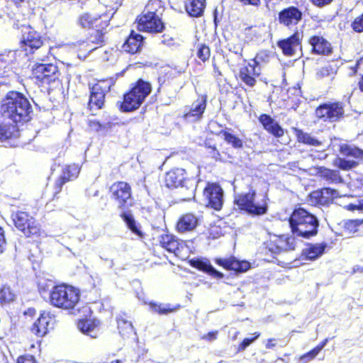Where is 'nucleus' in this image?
<instances>
[{
    "mask_svg": "<svg viewBox=\"0 0 363 363\" xmlns=\"http://www.w3.org/2000/svg\"><path fill=\"white\" fill-rule=\"evenodd\" d=\"M57 67L53 64H38L33 69L34 77L45 83L57 78Z\"/></svg>",
    "mask_w": 363,
    "mask_h": 363,
    "instance_id": "nucleus-18",
    "label": "nucleus"
},
{
    "mask_svg": "<svg viewBox=\"0 0 363 363\" xmlns=\"http://www.w3.org/2000/svg\"><path fill=\"white\" fill-rule=\"evenodd\" d=\"M152 86L150 83L139 79L131 90L124 95L123 101L118 103L120 109L123 112H131L136 110L150 93Z\"/></svg>",
    "mask_w": 363,
    "mask_h": 363,
    "instance_id": "nucleus-6",
    "label": "nucleus"
},
{
    "mask_svg": "<svg viewBox=\"0 0 363 363\" xmlns=\"http://www.w3.org/2000/svg\"><path fill=\"white\" fill-rule=\"evenodd\" d=\"M11 218L16 229L27 239L36 241L45 233L39 220L29 211L23 210L13 211Z\"/></svg>",
    "mask_w": 363,
    "mask_h": 363,
    "instance_id": "nucleus-2",
    "label": "nucleus"
},
{
    "mask_svg": "<svg viewBox=\"0 0 363 363\" xmlns=\"http://www.w3.org/2000/svg\"><path fill=\"white\" fill-rule=\"evenodd\" d=\"M203 196L207 207L216 211L223 208L224 192L218 184L208 182L203 190Z\"/></svg>",
    "mask_w": 363,
    "mask_h": 363,
    "instance_id": "nucleus-10",
    "label": "nucleus"
},
{
    "mask_svg": "<svg viewBox=\"0 0 363 363\" xmlns=\"http://www.w3.org/2000/svg\"><path fill=\"white\" fill-rule=\"evenodd\" d=\"M198 57L202 61H206L210 57V49L206 45H201L197 51Z\"/></svg>",
    "mask_w": 363,
    "mask_h": 363,
    "instance_id": "nucleus-54",
    "label": "nucleus"
},
{
    "mask_svg": "<svg viewBox=\"0 0 363 363\" xmlns=\"http://www.w3.org/2000/svg\"><path fill=\"white\" fill-rule=\"evenodd\" d=\"M294 133L298 143L313 146L320 145V142L312 138L308 133H304L302 130L294 128Z\"/></svg>",
    "mask_w": 363,
    "mask_h": 363,
    "instance_id": "nucleus-41",
    "label": "nucleus"
},
{
    "mask_svg": "<svg viewBox=\"0 0 363 363\" xmlns=\"http://www.w3.org/2000/svg\"><path fill=\"white\" fill-rule=\"evenodd\" d=\"M232 259L233 256L228 257H217L214 259V262L223 269L230 271L232 268Z\"/></svg>",
    "mask_w": 363,
    "mask_h": 363,
    "instance_id": "nucleus-50",
    "label": "nucleus"
},
{
    "mask_svg": "<svg viewBox=\"0 0 363 363\" xmlns=\"http://www.w3.org/2000/svg\"><path fill=\"white\" fill-rule=\"evenodd\" d=\"M206 97L201 96L198 98L191 105V111L197 112L198 113H203L206 108Z\"/></svg>",
    "mask_w": 363,
    "mask_h": 363,
    "instance_id": "nucleus-49",
    "label": "nucleus"
},
{
    "mask_svg": "<svg viewBox=\"0 0 363 363\" xmlns=\"http://www.w3.org/2000/svg\"><path fill=\"white\" fill-rule=\"evenodd\" d=\"M333 0H311L312 3L318 6L329 4Z\"/></svg>",
    "mask_w": 363,
    "mask_h": 363,
    "instance_id": "nucleus-59",
    "label": "nucleus"
},
{
    "mask_svg": "<svg viewBox=\"0 0 363 363\" xmlns=\"http://www.w3.org/2000/svg\"><path fill=\"white\" fill-rule=\"evenodd\" d=\"M49 301L55 308L72 311L80 302V291L71 285L56 284L50 292Z\"/></svg>",
    "mask_w": 363,
    "mask_h": 363,
    "instance_id": "nucleus-3",
    "label": "nucleus"
},
{
    "mask_svg": "<svg viewBox=\"0 0 363 363\" xmlns=\"http://www.w3.org/2000/svg\"><path fill=\"white\" fill-rule=\"evenodd\" d=\"M110 89V81H100L92 86L91 94L97 96L98 99L104 100L105 94L109 91Z\"/></svg>",
    "mask_w": 363,
    "mask_h": 363,
    "instance_id": "nucleus-40",
    "label": "nucleus"
},
{
    "mask_svg": "<svg viewBox=\"0 0 363 363\" xmlns=\"http://www.w3.org/2000/svg\"><path fill=\"white\" fill-rule=\"evenodd\" d=\"M301 38L302 35L296 32L291 37L279 41L278 46L282 50L284 55L288 56L294 55L301 48Z\"/></svg>",
    "mask_w": 363,
    "mask_h": 363,
    "instance_id": "nucleus-22",
    "label": "nucleus"
},
{
    "mask_svg": "<svg viewBox=\"0 0 363 363\" xmlns=\"http://www.w3.org/2000/svg\"><path fill=\"white\" fill-rule=\"evenodd\" d=\"M340 152L345 157H352L363 161V150L357 147H352L347 144L340 145Z\"/></svg>",
    "mask_w": 363,
    "mask_h": 363,
    "instance_id": "nucleus-37",
    "label": "nucleus"
},
{
    "mask_svg": "<svg viewBox=\"0 0 363 363\" xmlns=\"http://www.w3.org/2000/svg\"><path fill=\"white\" fill-rule=\"evenodd\" d=\"M260 69L257 67L250 61L242 66L239 71L241 81L247 86L253 87L257 83V78L260 75Z\"/></svg>",
    "mask_w": 363,
    "mask_h": 363,
    "instance_id": "nucleus-20",
    "label": "nucleus"
},
{
    "mask_svg": "<svg viewBox=\"0 0 363 363\" xmlns=\"http://www.w3.org/2000/svg\"><path fill=\"white\" fill-rule=\"evenodd\" d=\"M143 43V37L140 34L135 33L133 31L130 33L122 48L124 51L128 53L137 52Z\"/></svg>",
    "mask_w": 363,
    "mask_h": 363,
    "instance_id": "nucleus-29",
    "label": "nucleus"
},
{
    "mask_svg": "<svg viewBox=\"0 0 363 363\" xmlns=\"http://www.w3.org/2000/svg\"><path fill=\"white\" fill-rule=\"evenodd\" d=\"M255 196V191L251 189L246 193H241L235 196L234 203L240 211L245 212L250 216H263L268 211L267 199L265 197L259 201H256Z\"/></svg>",
    "mask_w": 363,
    "mask_h": 363,
    "instance_id": "nucleus-5",
    "label": "nucleus"
},
{
    "mask_svg": "<svg viewBox=\"0 0 363 363\" xmlns=\"http://www.w3.org/2000/svg\"><path fill=\"white\" fill-rule=\"evenodd\" d=\"M208 155L216 161L221 160V155L216 147V143L213 138H206L203 144Z\"/></svg>",
    "mask_w": 363,
    "mask_h": 363,
    "instance_id": "nucleus-38",
    "label": "nucleus"
},
{
    "mask_svg": "<svg viewBox=\"0 0 363 363\" xmlns=\"http://www.w3.org/2000/svg\"><path fill=\"white\" fill-rule=\"evenodd\" d=\"M259 121L264 128L275 138H281L284 135V130L270 117V115H259Z\"/></svg>",
    "mask_w": 363,
    "mask_h": 363,
    "instance_id": "nucleus-27",
    "label": "nucleus"
},
{
    "mask_svg": "<svg viewBox=\"0 0 363 363\" xmlns=\"http://www.w3.org/2000/svg\"><path fill=\"white\" fill-rule=\"evenodd\" d=\"M363 225L362 219H350L344 223V229L349 233H355L359 231V227Z\"/></svg>",
    "mask_w": 363,
    "mask_h": 363,
    "instance_id": "nucleus-45",
    "label": "nucleus"
},
{
    "mask_svg": "<svg viewBox=\"0 0 363 363\" xmlns=\"http://www.w3.org/2000/svg\"><path fill=\"white\" fill-rule=\"evenodd\" d=\"M245 33L247 38H249L250 40H252V38L250 37V35L252 34H256V27L247 28L245 30Z\"/></svg>",
    "mask_w": 363,
    "mask_h": 363,
    "instance_id": "nucleus-60",
    "label": "nucleus"
},
{
    "mask_svg": "<svg viewBox=\"0 0 363 363\" xmlns=\"http://www.w3.org/2000/svg\"><path fill=\"white\" fill-rule=\"evenodd\" d=\"M159 244L166 251L181 259L183 258L187 247L184 240L179 239L174 234L168 233L159 236Z\"/></svg>",
    "mask_w": 363,
    "mask_h": 363,
    "instance_id": "nucleus-11",
    "label": "nucleus"
},
{
    "mask_svg": "<svg viewBox=\"0 0 363 363\" xmlns=\"http://www.w3.org/2000/svg\"><path fill=\"white\" fill-rule=\"evenodd\" d=\"M338 193L335 189L323 187L312 191L308 195V199L315 206H325L331 204L337 198Z\"/></svg>",
    "mask_w": 363,
    "mask_h": 363,
    "instance_id": "nucleus-14",
    "label": "nucleus"
},
{
    "mask_svg": "<svg viewBox=\"0 0 363 363\" xmlns=\"http://www.w3.org/2000/svg\"><path fill=\"white\" fill-rule=\"evenodd\" d=\"M293 242V238L281 235L266 242L265 247L272 254H279L283 251L294 250Z\"/></svg>",
    "mask_w": 363,
    "mask_h": 363,
    "instance_id": "nucleus-21",
    "label": "nucleus"
},
{
    "mask_svg": "<svg viewBox=\"0 0 363 363\" xmlns=\"http://www.w3.org/2000/svg\"><path fill=\"white\" fill-rule=\"evenodd\" d=\"M357 204H358V207H359V211H363V199L358 200Z\"/></svg>",
    "mask_w": 363,
    "mask_h": 363,
    "instance_id": "nucleus-64",
    "label": "nucleus"
},
{
    "mask_svg": "<svg viewBox=\"0 0 363 363\" xmlns=\"http://www.w3.org/2000/svg\"><path fill=\"white\" fill-rule=\"evenodd\" d=\"M229 128L222 129L218 135H222L224 140L235 149H241L243 147V141L237 135L231 133Z\"/></svg>",
    "mask_w": 363,
    "mask_h": 363,
    "instance_id": "nucleus-34",
    "label": "nucleus"
},
{
    "mask_svg": "<svg viewBox=\"0 0 363 363\" xmlns=\"http://www.w3.org/2000/svg\"><path fill=\"white\" fill-rule=\"evenodd\" d=\"M231 270L236 274L246 272L250 269L251 264L246 260H238L235 257L233 256Z\"/></svg>",
    "mask_w": 363,
    "mask_h": 363,
    "instance_id": "nucleus-42",
    "label": "nucleus"
},
{
    "mask_svg": "<svg viewBox=\"0 0 363 363\" xmlns=\"http://www.w3.org/2000/svg\"><path fill=\"white\" fill-rule=\"evenodd\" d=\"M352 28L356 32H362L363 31V14L357 18H356L352 23Z\"/></svg>",
    "mask_w": 363,
    "mask_h": 363,
    "instance_id": "nucleus-56",
    "label": "nucleus"
},
{
    "mask_svg": "<svg viewBox=\"0 0 363 363\" xmlns=\"http://www.w3.org/2000/svg\"><path fill=\"white\" fill-rule=\"evenodd\" d=\"M80 167L75 163L64 166L62 168L60 176L56 179L53 185L55 196L62 191L63 186L66 183L76 179L80 173Z\"/></svg>",
    "mask_w": 363,
    "mask_h": 363,
    "instance_id": "nucleus-16",
    "label": "nucleus"
},
{
    "mask_svg": "<svg viewBox=\"0 0 363 363\" xmlns=\"http://www.w3.org/2000/svg\"><path fill=\"white\" fill-rule=\"evenodd\" d=\"M288 220L292 234L297 237L309 238L318 233L317 218L303 208H295Z\"/></svg>",
    "mask_w": 363,
    "mask_h": 363,
    "instance_id": "nucleus-1",
    "label": "nucleus"
},
{
    "mask_svg": "<svg viewBox=\"0 0 363 363\" xmlns=\"http://www.w3.org/2000/svg\"><path fill=\"white\" fill-rule=\"evenodd\" d=\"M218 335V330L211 331V332H208V333L203 335L201 337V339L205 340L208 342H211V341L217 339Z\"/></svg>",
    "mask_w": 363,
    "mask_h": 363,
    "instance_id": "nucleus-58",
    "label": "nucleus"
},
{
    "mask_svg": "<svg viewBox=\"0 0 363 363\" xmlns=\"http://www.w3.org/2000/svg\"><path fill=\"white\" fill-rule=\"evenodd\" d=\"M104 105V100L101 99H98L97 96L91 94L89 102V108L90 111H99L103 108Z\"/></svg>",
    "mask_w": 363,
    "mask_h": 363,
    "instance_id": "nucleus-48",
    "label": "nucleus"
},
{
    "mask_svg": "<svg viewBox=\"0 0 363 363\" xmlns=\"http://www.w3.org/2000/svg\"><path fill=\"white\" fill-rule=\"evenodd\" d=\"M1 111L2 113H30L33 110L28 100L23 94L11 91L2 101Z\"/></svg>",
    "mask_w": 363,
    "mask_h": 363,
    "instance_id": "nucleus-9",
    "label": "nucleus"
},
{
    "mask_svg": "<svg viewBox=\"0 0 363 363\" xmlns=\"http://www.w3.org/2000/svg\"><path fill=\"white\" fill-rule=\"evenodd\" d=\"M269 55L267 52L261 51L257 53L252 60L250 61L257 67L260 69V71L262 72V67L269 62Z\"/></svg>",
    "mask_w": 363,
    "mask_h": 363,
    "instance_id": "nucleus-43",
    "label": "nucleus"
},
{
    "mask_svg": "<svg viewBox=\"0 0 363 363\" xmlns=\"http://www.w3.org/2000/svg\"><path fill=\"white\" fill-rule=\"evenodd\" d=\"M315 174L321 180L328 184H341L344 182L340 171L332 169L324 166L317 167L315 168Z\"/></svg>",
    "mask_w": 363,
    "mask_h": 363,
    "instance_id": "nucleus-24",
    "label": "nucleus"
},
{
    "mask_svg": "<svg viewBox=\"0 0 363 363\" xmlns=\"http://www.w3.org/2000/svg\"><path fill=\"white\" fill-rule=\"evenodd\" d=\"M302 13L296 7L291 6L280 12V23L286 26L296 25L301 19Z\"/></svg>",
    "mask_w": 363,
    "mask_h": 363,
    "instance_id": "nucleus-25",
    "label": "nucleus"
},
{
    "mask_svg": "<svg viewBox=\"0 0 363 363\" xmlns=\"http://www.w3.org/2000/svg\"><path fill=\"white\" fill-rule=\"evenodd\" d=\"M185 7L190 16L194 17L201 16L206 7V0H186Z\"/></svg>",
    "mask_w": 363,
    "mask_h": 363,
    "instance_id": "nucleus-32",
    "label": "nucleus"
},
{
    "mask_svg": "<svg viewBox=\"0 0 363 363\" xmlns=\"http://www.w3.org/2000/svg\"><path fill=\"white\" fill-rule=\"evenodd\" d=\"M310 44L313 52L318 55H328L331 52V46L325 38L321 36H313L310 39Z\"/></svg>",
    "mask_w": 363,
    "mask_h": 363,
    "instance_id": "nucleus-28",
    "label": "nucleus"
},
{
    "mask_svg": "<svg viewBox=\"0 0 363 363\" xmlns=\"http://www.w3.org/2000/svg\"><path fill=\"white\" fill-rule=\"evenodd\" d=\"M89 126L90 129L93 131L99 132V131H106L108 128H110V123L107 124H101L99 121H91L89 122Z\"/></svg>",
    "mask_w": 363,
    "mask_h": 363,
    "instance_id": "nucleus-51",
    "label": "nucleus"
},
{
    "mask_svg": "<svg viewBox=\"0 0 363 363\" xmlns=\"http://www.w3.org/2000/svg\"><path fill=\"white\" fill-rule=\"evenodd\" d=\"M275 341H276V339H274V338H269L267 340L265 347L267 349H273L276 346V344L274 343Z\"/></svg>",
    "mask_w": 363,
    "mask_h": 363,
    "instance_id": "nucleus-61",
    "label": "nucleus"
},
{
    "mask_svg": "<svg viewBox=\"0 0 363 363\" xmlns=\"http://www.w3.org/2000/svg\"><path fill=\"white\" fill-rule=\"evenodd\" d=\"M189 181L186 170L181 167H174L167 171L164 177V185L168 189L184 186Z\"/></svg>",
    "mask_w": 363,
    "mask_h": 363,
    "instance_id": "nucleus-15",
    "label": "nucleus"
},
{
    "mask_svg": "<svg viewBox=\"0 0 363 363\" xmlns=\"http://www.w3.org/2000/svg\"><path fill=\"white\" fill-rule=\"evenodd\" d=\"M335 72L334 68L330 65H327L320 68L316 73L317 78L322 79L325 77H329Z\"/></svg>",
    "mask_w": 363,
    "mask_h": 363,
    "instance_id": "nucleus-52",
    "label": "nucleus"
},
{
    "mask_svg": "<svg viewBox=\"0 0 363 363\" xmlns=\"http://www.w3.org/2000/svg\"><path fill=\"white\" fill-rule=\"evenodd\" d=\"M120 217L125 222L128 228L139 238H144L145 233L140 230L139 225L137 224L132 213L128 211H122Z\"/></svg>",
    "mask_w": 363,
    "mask_h": 363,
    "instance_id": "nucleus-30",
    "label": "nucleus"
},
{
    "mask_svg": "<svg viewBox=\"0 0 363 363\" xmlns=\"http://www.w3.org/2000/svg\"><path fill=\"white\" fill-rule=\"evenodd\" d=\"M161 6V2L157 0H150L147 5V12L144 13L137 21V28L140 31L149 33H160L164 28V23L159 14L160 11L156 7Z\"/></svg>",
    "mask_w": 363,
    "mask_h": 363,
    "instance_id": "nucleus-7",
    "label": "nucleus"
},
{
    "mask_svg": "<svg viewBox=\"0 0 363 363\" xmlns=\"http://www.w3.org/2000/svg\"><path fill=\"white\" fill-rule=\"evenodd\" d=\"M15 299L16 294L9 286L4 284L0 286V305H9Z\"/></svg>",
    "mask_w": 363,
    "mask_h": 363,
    "instance_id": "nucleus-36",
    "label": "nucleus"
},
{
    "mask_svg": "<svg viewBox=\"0 0 363 363\" xmlns=\"http://www.w3.org/2000/svg\"><path fill=\"white\" fill-rule=\"evenodd\" d=\"M21 47L26 50L30 49L31 51L40 48L43 43L40 33L33 28L28 26L23 29V34L21 40Z\"/></svg>",
    "mask_w": 363,
    "mask_h": 363,
    "instance_id": "nucleus-17",
    "label": "nucleus"
},
{
    "mask_svg": "<svg viewBox=\"0 0 363 363\" xmlns=\"http://www.w3.org/2000/svg\"><path fill=\"white\" fill-rule=\"evenodd\" d=\"M113 13V12H108L98 15L95 13H86L80 16L78 21L79 25L83 28H106L108 26V22Z\"/></svg>",
    "mask_w": 363,
    "mask_h": 363,
    "instance_id": "nucleus-13",
    "label": "nucleus"
},
{
    "mask_svg": "<svg viewBox=\"0 0 363 363\" xmlns=\"http://www.w3.org/2000/svg\"><path fill=\"white\" fill-rule=\"evenodd\" d=\"M189 264L193 267L199 271L204 272L208 275L216 278L217 279H221L224 277V274L216 270L210 263L208 260H203L200 258H194L189 260Z\"/></svg>",
    "mask_w": 363,
    "mask_h": 363,
    "instance_id": "nucleus-23",
    "label": "nucleus"
},
{
    "mask_svg": "<svg viewBox=\"0 0 363 363\" xmlns=\"http://www.w3.org/2000/svg\"><path fill=\"white\" fill-rule=\"evenodd\" d=\"M96 49V46L92 45L89 40L79 43V51L81 52L79 56L82 55V52H87L89 53Z\"/></svg>",
    "mask_w": 363,
    "mask_h": 363,
    "instance_id": "nucleus-53",
    "label": "nucleus"
},
{
    "mask_svg": "<svg viewBox=\"0 0 363 363\" xmlns=\"http://www.w3.org/2000/svg\"><path fill=\"white\" fill-rule=\"evenodd\" d=\"M55 322V317L50 311H43L31 325L30 330L35 336L43 337L53 328Z\"/></svg>",
    "mask_w": 363,
    "mask_h": 363,
    "instance_id": "nucleus-12",
    "label": "nucleus"
},
{
    "mask_svg": "<svg viewBox=\"0 0 363 363\" xmlns=\"http://www.w3.org/2000/svg\"><path fill=\"white\" fill-rule=\"evenodd\" d=\"M326 244H309L301 253L304 259L314 260L323 254Z\"/></svg>",
    "mask_w": 363,
    "mask_h": 363,
    "instance_id": "nucleus-31",
    "label": "nucleus"
},
{
    "mask_svg": "<svg viewBox=\"0 0 363 363\" xmlns=\"http://www.w3.org/2000/svg\"><path fill=\"white\" fill-rule=\"evenodd\" d=\"M345 208L348 211H359V207H358V204H355V203H349L348 205H347L345 206Z\"/></svg>",
    "mask_w": 363,
    "mask_h": 363,
    "instance_id": "nucleus-62",
    "label": "nucleus"
},
{
    "mask_svg": "<svg viewBox=\"0 0 363 363\" xmlns=\"http://www.w3.org/2000/svg\"><path fill=\"white\" fill-rule=\"evenodd\" d=\"M327 340H324L320 343H319L314 348L311 350L309 352L305 353L304 354L300 357V359L304 362H308L313 359L320 352V350L324 347L327 342Z\"/></svg>",
    "mask_w": 363,
    "mask_h": 363,
    "instance_id": "nucleus-44",
    "label": "nucleus"
},
{
    "mask_svg": "<svg viewBox=\"0 0 363 363\" xmlns=\"http://www.w3.org/2000/svg\"><path fill=\"white\" fill-rule=\"evenodd\" d=\"M333 165L337 168V170L350 171L358 166L359 162L354 160H347L343 157H336L333 160Z\"/></svg>",
    "mask_w": 363,
    "mask_h": 363,
    "instance_id": "nucleus-39",
    "label": "nucleus"
},
{
    "mask_svg": "<svg viewBox=\"0 0 363 363\" xmlns=\"http://www.w3.org/2000/svg\"><path fill=\"white\" fill-rule=\"evenodd\" d=\"M16 363H38L35 356L32 354H22L17 357Z\"/></svg>",
    "mask_w": 363,
    "mask_h": 363,
    "instance_id": "nucleus-55",
    "label": "nucleus"
},
{
    "mask_svg": "<svg viewBox=\"0 0 363 363\" xmlns=\"http://www.w3.org/2000/svg\"><path fill=\"white\" fill-rule=\"evenodd\" d=\"M316 111L321 113H343L344 109L342 104L328 101L320 105L317 108Z\"/></svg>",
    "mask_w": 363,
    "mask_h": 363,
    "instance_id": "nucleus-35",
    "label": "nucleus"
},
{
    "mask_svg": "<svg viewBox=\"0 0 363 363\" xmlns=\"http://www.w3.org/2000/svg\"><path fill=\"white\" fill-rule=\"evenodd\" d=\"M111 199L117 203L121 211L128 210L133 205V196L131 185L123 181L113 182L109 187Z\"/></svg>",
    "mask_w": 363,
    "mask_h": 363,
    "instance_id": "nucleus-8",
    "label": "nucleus"
},
{
    "mask_svg": "<svg viewBox=\"0 0 363 363\" xmlns=\"http://www.w3.org/2000/svg\"><path fill=\"white\" fill-rule=\"evenodd\" d=\"M117 323L118 325V326H121V324H126L128 323L129 326H131V323L130 322H128V321H125L123 318H118L117 320Z\"/></svg>",
    "mask_w": 363,
    "mask_h": 363,
    "instance_id": "nucleus-63",
    "label": "nucleus"
},
{
    "mask_svg": "<svg viewBox=\"0 0 363 363\" xmlns=\"http://www.w3.org/2000/svg\"><path fill=\"white\" fill-rule=\"evenodd\" d=\"M6 239L4 229L0 226V255L5 250Z\"/></svg>",
    "mask_w": 363,
    "mask_h": 363,
    "instance_id": "nucleus-57",
    "label": "nucleus"
},
{
    "mask_svg": "<svg viewBox=\"0 0 363 363\" xmlns=\"http://www.w3.org/2000/svg\"><path fill=\"white\" fill-rule=\"evenodd\" d=\"M99 321L94 319H82L77 322L79 330L92 338H97L99 336Z\"/></svg>",
    "mask_w": 363,
    "mask_h": 363,
    "instance_id": "nucleus-26",
    "label": "nucleus"
},
{
    "mask_svg": "<svg viewBox=\"0 0 363 363\" xmlns=\"http://www.w3.org/2000/svg\"><path fill=\"white\" fill-rule=\"evenodd\" d=\"M199 223V218L194 213L187 212L182 214L175 225L176 230L179 233L193 231Z\"/></svg>",
    "mask_w": 363,
    "mask_h": 363,
    "instance_id": "nucleus-19",
    "label": "nucleus"
},
{
    "mask_svg": "<svg viewBox=\"0 0 363 363\" xmlns=\"http://www.w3.org/2000/svg\"><path fill=\"white\" fill-rule=\"evenodd\" d=\"M147 305L150 306V309L154 312L159 315H167L169 313H174L177 310L182 308L180 304L172 305L170 303L162 304L157 303L154 301H150L147 303Z\"/></svg>",
    "mask_w": 363,
    "mask_h": 363,
    "instance_id": "nucleus-33",
    "label": "nucleus"
},
{
    "mask_svg": "<svg viewBox=\"0 0 363 363\" xmlns=\"http://www.w3.org/2000/svg\"><path fill=\"white\" fill-rule=\"evenodd\" d=\"M260 335L259 332H255L252 337L244 338L237 346L236 352L239 353L245 350L247 347L259 337Z\"/></svg>",
    "mask_w": 363,
    "mask_h": 363,
    "instance_id": "nucleus-46",
    "label": "nucleus"
},
{
    "mask_svg": "<svg viewBox=\"0 0 363 363\" xmlns=\"http://www.w3.org/2000/svg\"><path fill=\"white\" fill-rule=\"evenodd\" d=\"M104 28H97L94 33L91 34L89 40L92 45L96 46V48L99 46H101L104 43V33L103 30Z\"/></svg>",
    "mask_w": 363,
    "mask_h": 363,
    "instance_id": "nucleus-47",
    "label": "nucleus"
},
{
    "mask_svg": "<svg viewBox=\"0 0 363 363\" xmlns=\"http://www.w3.org/2000/svg\"><path fill=\"white\" fill-rule=\"evenodd\" d=\"M30 120V115L4 116L0 121V142H14L20 137L21 129Z\"/></svg>",
    "mask_w": 363,
    "mask_h": 363,
    "instance_id": "nucleus-4",
    "label": "nucleus"
}]
</instances>
